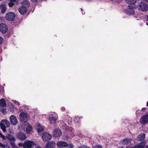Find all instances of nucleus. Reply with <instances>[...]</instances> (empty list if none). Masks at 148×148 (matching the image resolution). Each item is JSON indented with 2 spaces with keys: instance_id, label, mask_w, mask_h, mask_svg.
Listing matches in <instances>:
<instances>
[{
  "instance_id": "nucleus-1",
  "label": "nucleus",
  "mask_w": 148,
  "mask_h": 148,
  "mask_svg": "<svg viewBox=\"0 0 148 148\" xmlns=\"http://www.w3.org/2000/svg\"><path fill=\"white\" fill-rule=\"evenodd\" d=\"M10 126V123L7 119H4L1 121L0 123V126L1 129L2 130L3 132H6V128Z\"/></svg>"
},
{
  "instance_id": "nucleus-2",
  "label": "nucleus",
  "mask_w": 148,
  "mask_h": 148,
  "mask_svg": "<svg viewBox=\"0 0 148 148\" xmlns=\"http://www.w3.org/2000/svg\"><path fill=\"white\" fill-rule=\"evenodd\" d=\"M138 7L139 10L143 12H146L148 9V5L146 3L141 2L138 4Z\"/></svg>"
},
{
  "instance_id": "nucleus-3",
  "label": "nucleus",
  "mask_w": 148,
  "mask_h": 148,
  "mask_svg": "<svg viewBox=\"0 0 148 148\" xmlns=\"http://www.w3.org/2000/svg\"><path fill=\"white\" fill-rule=\"evenodd\" d=\"M15 17V15L14 13L13 12H10L7 13L5 16L6 19L9 21H12L13 20Z\"/></svg>"
},
{
  "instance_id": "nucleus-4",
  "label": "nucleus",
  "mask_w": 148,
  "mask_h": 148,
  "mask_svg": "<svg viewBox=\"0 0 148 148\" xmlns=\"http://www.w3.org/2000/svg\"><path fill=\"white\" fill-rule=\"evenodd\" d=\"M19 116L21 121L24 123H26L27 121L28 117L26 113L21 112Z\"/></svg>"
},
{
  "instance_id": "nucleus-5",
  "label": "nucleus",
  "mask_w": 148,
  "mask_h": 148,
  "mask_svg": "<svg viewBox=\"0 0 148 148\" xmlns=\"http://www.w3.org/2000/svg\"><path fill=\"white\" fill-rule=\"evenodd\" d=\"M34 145V143L32 141L26 140L24 143V148H32Z\"/></svg>"
},
{
  "instance_id": "nucleus-6",
  "label": "nucleus",
  "mask_w": 148,
  "mask_h": 148,
  "mask_svg": "<svg viewBox=\"0 0 148 148\" xmlns=\"http://www.w3.org/2000/svg\"><path fill=\"white\" fill-rule=\"evenodd\" d=\"M8 31V28L6 25L2 23L0 24V31L3 34L5 33Z\"/></svg>"
},
{
  "instance_id": "nucleus-7",
  "label": "nucleus",
  "mask_w": 148,
  "mask_h": 148,
  "mask_svg": "<svg viewBox=\"0 0 148 148\" xmlns=\"http://www.w3.org/2000/svg\"><path fill=\"white\" fill-rule=\"evenodd\" d=\"M10 120L12 125H16L18 123L16 116L14 115H12L10 117Z\"/></svg>"
},
{
  "instance_id": "nucleus-8",
  "label": "nucleus",
  "mask_w": 148,
  "mask_h": 148,
  "mask_svg": "<svg viewBox=\"0 0 148 148\" xmlns=\"http://www.w3.org/2000/svg\"><path fill=\"white\" fill-rule=\"evenodd\" d=\"M148 122V114H146L142 116L140 120L141 124L145 125Z\"/></svg>"
},
{
  "instance_id": "nucleus-9",
  "label": "nucleus",
  "mask_w": 148,
  "mask_h": 148,
  "mask_svg": "<svg viewBox=\"0 0 148 148\" xmlns=\"http://www.w3.org/2000/svg\"><path fill=\"white\" fill-rule=\"evenodd\" d=\"M42 137L43 140L45 141L50 140L52 138L51 135L48 133H45L43 134Z\"/></svg>"
},
{
  "instance_id": "nucleus-10",
  "label": "nucleus",
  "mask_w": 148,
  "mask_h": 148,
  "mask_svg": "<svg viewBox=\"0 0 148 148\" xmlns=\"http://www.w3.org/2000/svg\"><path fill=\"white\" fill-rule=\"evenodd\" d=\"M57 146L59 148H63L68 146V144L66 142L62 141H59L57 143Z\"/></svg>"
},
{
  "instance_id": "nucleus-11",
  "label": "nucleus",
  "mask_w": 148,
  "mask_h": 148,
  "mask_svg": "<svg viewBox=\"0 0 148 148\" xmlns=\"http://www.w3.org/2000/svg\"><path fill=\"white\" fill-rule=\"evenodd\" d=\"M56 145V143L53 141L47 142L46 144L45 148H54Z\"/></svg>"
},
{
  "instance_id": "nucleus-12",
  "label": "nucleus",
  "mask_w": 148,
  "mask_h": 148,
  "mask_svg": "<svg viewBox=\"0 0 148 148\" xmlns=\"http://www.w3.org/2000/svg\"><path fill=\"white\" fill-rule=\"evenodd\" d=\"M36 127L37 130V132L39 134H41L43 132L44 127V126H41L40 124H38L36 125Z\"/></svg>"
},
{
  "instance_id": "nucleus-13",
  "label": "nucleus",
  "mask_w": 148,
  "mask_h": 148,
  "mask_svg": "<svg viewBox=\"0 0 148 148\" xmlns=\"http://www.w3.org/2000/svg\"><path fill=\"white\" fill-rule=\"evenodd\" d=\"M27 8L24 6H22L19 8V12L21 14H24L27 12Z\"/></svg>"
},
{
  "instance_id": "nucleus-14",
  "label": "nucleus",
  "mask_w": 148,
  "mask_h": 148,
  "mask_svg": "<svg viewBox=\"0 0 148 148\" xmlns=\"http://www.w3.org/2000/svg\"><path fill=\"white\" fill-rule=\"evenodd\" d=\"M18 138L20 140H24L26 138V136L23 133L19 132L17 134Z\"/></svg>"
},
{
  "instance_id": "nucleus-15",
  "label": "nucleus",
  "mask_w": 148,
  "mask_h": 148,
  "mask_svg": "<svg viewBox=\"0 0 148 148\" xmlns=\"http://www.w3.org/2000/svg\"><path fill=\"white\" fill-rule=\"evenodd\" d=\"M62 135V132L59 129H56L53 132V135L55 137H59Z\"/></svg>"
},
{
  "instance_id": "nucleus-16",
  "label": "nucleus",
  "mask_w": 148,
  "mask_h": 148,
  "mask_svg": "<svg viewBox=\"0 0 148 148\" xmlns=\"http://www.w3.org/2000/svg\"><path fill=\"white\" fill-rule=\"evenodd\" d=\"M0 106L2 107H5L6 106V103L5 99L2 98L0 99Z\"/></svg>"
},
{
  "instance_id": "nucleus-17",
  "label": "nucleus",
  "mask_w": 148,
  "mask_h": 148,
  "mask_svg": "<svg viewBox=\"0 0 148 148\" xmlns=\"http://www.w3.org/2000/svg\"><path fill=\"white\" fill-rule=\"evenodd\" d=\"M6 137L9 140L12 141H14L16 140L15 137L10 134H7Z\"/></svg>"
},
{
  "instance_id": "nucleus-18",
  "label": "nucleus",
  "mask_w": 148,
  "mask_h": 148,
  "mask_svg": "<svg viewBox=\"0 0 148 148\" xmlns=\"http://www.w3.org/2000/svg\"><path fill=\"white\" fill-rule=\"evenodd\" d=\"M49 117H52L53 119H56L57 120L58 119V115L56 114L54 112H50L49 114Z\"/></svg>"
},
{
  "instance_id": "nucleus-19",
  "label": "nucleus",
  "mask_w": 148,
  "mask_h": 148,
  "mask_svg": "<svg viewBox=\"0 0 148 148\" xmlns=\"http://www.w3.org/2000/svg\"><path fill=\"white\" fill-rule=\"evenodd\" d=\"M132 139L130 138H125L122 141V143L123 144L127 145L130 143Z\"/></svg>"
},
{
  "instance_id": "nucleus-20",
  "label": "nucleus",
  "mask_w": 148,
  "mask_h": 148,
  "mask_svg": "<svg viewBox=\"0 0 148 148\" xmlns=\"http://www.w3.org/2000/svg\"><path fill=\"white\" fill-rule=\"evenodd\" d=\"M57 120L56 119H53L52 117H49V120L50 122V124L51 125H54L56 123V121Z\"/></svg>"
},
{
  "instance_id": "nucleus-21",
  "label": "nucleus",
  "mask_w": 148,
  "mask_h": 148,
  "mask_svg": "<svg viewBox=\"0 0 148 148\" xmlns=\"http://www.w3.org/2000/svg\"><path fill=\"white\" fill-rule=\"evenodd\" d=\"M145 144L146 143L145 142H143L137 145H136L135 146H137V148H144L145 146Z\"/></svg>"
},
{
  "instance_id": "nucleus-22",
  "label": "nucleus",
  "mask_w": 148,
  "mask_h": 148,
  "mask_svg": "<svg viewBox=\"0 0 148 148\" xmlns=\"http://www.w3.org/2000/svg\"><path fill=\"white\" fill-rule=\"evenodd\" d=\"M145 138V135L144 134H140L138 137L137 139L139 140H143Z\"/></svg>"
},
{
  "instance_id": "nucleus-23",
  "label": "nucleus",
  "mask_w": 148,
  "mask_h": 148,
  "mask_svg": "<svg viewBox=\"0 0 148 148\" xmlns=\"http://www.w3.org/2000/svg\"><path fill=\"white\" fill-rule=\"evenodd\" d=\"M127 13L128 14H133L134 13V11L132 8H129L127 10Z\"/></svg>"
},
{
  "instance_id": "nucleus-24",
  "label": "nucleus",
  "mask_w": 148,
  "mask_h": 148,
  "mask_svg": "<svg viewBox=\"0 0 148 148\" xmlns=\"http://www.w3.org/2000/svg\"><path fill=\"white\" fill-rule=\"evenodd\" d=\"M32 127L31 125H28L26 128V132L27 133L29 134L32 131Z\"/></svg>"
},
{
  "instance_id": "nucleus-25",
  "label": "nucleus",
  "mask_w": 148,
  "mask_h": 148,
  "mask_svg": "<svg viewBox=\"0 0 148 148\" xmlns=\"http://www.w3.org/2000/svg\"><path fill=\"white\" fill-rule=\"evenodd\" d=\"M21 3L22 5H25L27 6H29V1L27 0L23 1L21 2Z\"/></svg>"
},
{
  "instance_id": "nucleus-26",
  "label": "nucleus",
  "mask_w": 148,
  "mask_h": 148,
  "mask_svg": "<svg viewBox=\"0 0 148 148\" xmlns=\"http://www.w3.org/2000/svg\"><path fill=\"white\" fill-rule=\"evenodd\" d=\"M6 9H7L5 5H3L1 7V13L2 14L4 13L6 11Z\"/></svg>"
},
{
  "instance_id": "nucleus-27",
  "label": "nucleus",
  "mask_w": 148,
  "mask_h": 148,
  "mask_svg": "<svg viewBox=\"0 0 148 148\" xmlns=\"http://www.w3.org/2000/svg\"><path fill=\"white\" fill-rule=\"evenodd\" d=\"M10 143L12 148H18V147L15 144L14 142H10Z\"/></svg>"
},
{
  "instance_id": "nucleus-28",
  "label": "nucleus",
  "mask_w": 148,
  "mask_h": 148,
  "mask_svg": "<svg viewBox=\"0 0 148 148\" xmlns=\"http://www.w3.org/2000/svg\"><path fill=\"white\" fill-rule=\"evenodd\" d=\"M136 1V0H128V1L131 4H134Z\"/></svg>"
},
{
  "instance_id": "nucleus-29",
  "label": "nucleus",
  "mask_w": 148,
  "mask_h": 148,
  "mask_svg": "<svg viewBox=\"0 0 148 148\" xmlns=\"http://www.w3.org/2000/svg\"><path fill=\"white\" fill-rule=\"evenodd\" d=\"M8 4L9 7H12L14 5V3L13 2H10Z\"/></svg>"
},
{
  "instance_id": "nucleus-30",
  "label": "nucleus",
  "mask_w": 148,
  "mask_h": 148,
  "mask_svg": "<svg viewBox=\"0 0 148 148\" xmlns=\"http://www.w3.org/2000/svg\"><path fill=\"white\" fill-rule=\"evenodd\" d=\"M10 1L13 2L14 3H15L17 4L18 3V0H10Z\"/></svg>"
},
{
  "instance_id": "nucleus-31",
  "label": "nucleus",
  "mask_w": 148,
  "mask_h": 148,
  "mask_svg": "<svg viewBox=\"0 0 148 148\" xmlns=\"http://www.w3.org/2000/svg\"><path fill=\"white\" fill-rule=\"evenodd\" d=\"M0 137L3 140H5V136L3 135L0 132Z\"/></svg>"
},
{
  "instance_id": "nucleus-32",
  "label": "nucleus",
  "mask_w": 148,
  "mask_h": 148,
  "mask_svg": "<svg viewBox=\"0 0 148 148\" xmlns=\"http://www.w3.org/2000/svg\"><path fill=\"white\" fill-rule=\"evenodd\" d=\"M1 112L3 114H5L6 113V109L5 108H3L1 110Z\"/></svg>"
},
{
  "instance_id": "nucleus-33",
  "label": "nucleus",
  "mask_w": 148,
  "mask_h": 148,
  "mask_svg": "<svg viewBox=\"0 0 148 148\" xmlns=\"http://www.w3.org/2000/svg\"><path fill=\"white\" fill-rule=\"evenodd\" d=\"M69 116L67 115L66 116H65V117L64 118V120L66 122L68 121V120L67 119V118H69Z\"/></svg>"
},
{
  "instance_id": "nucleus-34",
  "label": "nucleus",
  "mask_w": 148,
  "mask_h": 148,
  "mask_svg": "<svg viewBox=\"0 0 148 148\" xmlns=\"http://www.w3.org/2000/svg\"><path fill=\"white\" fill-rule=\"evenodd\" d=\"M0 147L3 148H5V145H3L0 143Z\"/></svg>"
},
{
  "instance_id": "nucleus-35",
  "label": "nucleus",
  "mask_w": 148,
  "mask_h": 148,
  "mask_svg": "<svg viewBox=\"0 0 148 148\" xmlns=\"http://www.w3.org/2000/svg\"><path fill=\"white\" fill-rule=\"evenodd\" d=\"M78 148H88V147L87 146L83 145L81 147H79Z\"/></svg>"
},
{
  "instance_id": "nucleus-36",
  "label": "nucleus",
  "mask_w": 148,
  "mask_h": 148,
  "mask_svg": "<svg viewBox=\"0 0 148 148\" xmlns=\"http://www.w3.org/2000/svg\"><path fill=\"white\" fill-rule=\"evenodd\" d=\"M67 148H73V145L72 144L69 145Z\"/></svg>"
},
{
  "instance_id": "nucleus-37",
  "label": "nucleus",
  "mask_w": 148,
  "mask_h": 148,
  "mask_svg": "<svg viewBox=\"0 0 148 148\" xmlns=\"http://www.w3.org/2000/svg\"><path fill=\"white\" fill-rule=\"evenodd\" d=\"M141 111H140V110H137L136 112V114L137 115V116H138V115L137 114V113H138V114H139L140 112L141 113Z\"/></svg>"
},
{
  "instance_id": "nucleus-38",
  "label": "nucleus",
  "mask_w": 148,
  "mask_h": 148,
  "mask_svg": "<svg viewBox=\"0 0 148 148\" xmlns=\"http://www.w3.org/2000/svg\"><path fill=\"white\" fill-rule=\"evenodd\" d=\"M93 148H102L101 146L100 145H96Z\"/></svg>"
},
{
  "instance_id": "nucleus-39",
  "label": "nucleus",
  "mask_w": 148,
  "mask_h": 148,
  "mask_svg": "<svg viewBox=\"0 0 148 148\" xmlns=\"http://www.w3.org/2000/svg\"><path fill=\"white\" fill-rule=\"evenodd\" d=\"M18 145L20 147H24V143L23 144L21 143H19Z\"/></svg>"
},
{
  "instance_id": "nucleus-40",
  "label": "nucleus",
  "mask_w": 148,
  "mask_h": 148,
  "mask_svg": "<svg viewBox=\"0 0 148 148\" xmlns=\"http://www.w3.org/2000/svg\"><path fill=\"white\" fill-rule=\"evenodd\" d=\"M137 146H134L133 147H130L129 146H127L126 148H137Z\"/></svg>"
},
{
  "instance_id": "nucleus-41",
  "label": "nucleus",
  "mask_w": 148,
  "mask_h": 148,
  "mask_svg": "<svg viewBox=\"0 0 148 148\" xmlns=\"http://www.w3.org/2000/svg\"><path fill=\"white\" fill-rule=\"evenodd\" d=\"M3 41V38L2 37H1V36H0V44L2 43Z\"/></svg>"
},
{
  "instance_id": "nucleus-42",
  "label": "nucleus",
  "mask_w": 148,
  "mask_h": 148,
  "mask_svg": "<svg viewBox=\"0 0 148 148\" xmlns=\"http://www.w3.org/2000/svg\"><path fill=\"white\" fill-rule=\"evenodd\" d=\"M15 103L16 105H18V106L19 105H20V103H19L18 102H16V101H15Z\"/></svg>"
},
{
  "instance_id": "nucleus-43",
  "label": "nucleus",
  "mask_w": 148,
  "mask_h": 148,
  "mask_svg": "<svg viewBox=\"0 0 148 148\" xmlns=\"http://www.w3.org/2000/svg\"><path fill=\"white\" fill-rule=\"evenodd\" d=\"M31 1L33 2H35L37 1L38 0H31Z\"/></svg>"
},
{
  "instance_id": "nucleus-44",
  "label": "nucleus",
  "mask_w": 148,
  "mask_h": 148,
  "mask_svg": "<svg viewBox=\"0 0 148 148\" xmlns=\"http://www.w3.org/2000/svg\"><path fill=\"white\" fill-rule=\"evenodd\" d=\"M145 18L146 20L148 21V15H147L146 17H145Z\"/></svg>"
},
{
  "instance_id": "nucleus-45",
  "label": "nucleus",
  "mask_w": 148,
  "mask_h": 148,
  "mask_svg": "<svg viewBox=\"0 0 148 148\" xmlns=\"http://www.w3.org/2000/svg\"><path fill=\"white\" fill-rule=\"evenodd\" d=\"M65 110V108H64V107H62L61 108V110L62 111H64Z\"/></svg>"
},
{
  "instance_id": "nucleus-46",
  "label": "nucleus",
  "mask_w": 148,
  "mask_h": 148,
  "mask_svg": "<svg viewBox=\"0 0 148 148\" xmlns=\"http://www.w3.org/2000/svg\"><path fill=\"white\" fill-rule=\"evenodd\" d=\"M146 108H143L141 110V111L142 112L143 111L145 110Z\"/></svg>"
},
{
  "instance_id": "nucleus-47",
  "label": "nucleus",
  "mask_w": 148,
  "mask_h": 148,
  "mask_svg": "<svg viewBox=\"0 0 148 148\" xmlns=\"http://www.w3.org/2000/svg\"><path fill=\"white\" fill-rule=\"evenodd\" d=\"M144 23H146V24L147 25H148V23H147V22H145V21H144Z\"/></svg>"
},
{
  "instance_id": "nucleus-48",
  "label": "nucleus",
  "mask_w": 148,
  "mask_h": 148,
  "mask_svg": "<svg viewBox=\"0 0 148 148\" xmlns=\"http://www.w3.org/2000/svg\"><path fill=\"white\" fill-rule=\"evenodd\" d=\"M147 106H148V101L147 102Z\"/></svg>"
},
{
  "instance_id": "nucleus-49",
  "label": "nucleus",
  "mask_w": 148,
  "mask_h": 148,
  "mask_svg": "<svg viewBox=\"0 0 148 148\" xmlns=\"http://www.w3.org/2000/svg\"><path fill=\"white\" fill-rule=\"evenodd\" d=\"M36 148H41V147H36Z\"/></svg>"
},
{
  "instance_id": "nucleus-50",
  "label": "nucleus",
  "mask_w": 148,
  "mask_h": 148,
  "mask_svg": "<svg viewBox=\"0 0 148 148\" xmlns=\"http://www.w3.org/2000/svg\"><path fill=\"white\" fill-rule=\"evenodd\" d=\"M144 1H146L147 2H148V0H144Z\"/></svg>"
},
{
  "instance_id": "nucleus-51",
  "label": "nucleus",
  "mask_w": 148,
  "mask_h": 148,
  "mask_svg": "<svg viewBox=\"0 0 148 148\" xmlns=\"http://www.w3.org/2000/svg\"><path fill=\"white\" fill-rule=\"evenodd\" d=\"M146 148H148V146H147Z\"/></svg>"
},
{
  "instance_id": "nucleus-52",
  "label": "nucleus",
  "mask_w": 148,
  "mask_h": 148,
  "mask_svg": "<svg viewBox=\"0 0 148 148\" xmlns=\"http://www.w3.org/2000/svg\"><path fill=\"white\" fill-rule=\"evenodd\" d=\"M121 148H123V147H122Z\"/></svg>"
},
{
  "instance_id": "nucleus-53",
  "label": "nucleus",
  "mask_w": 148,
  "mask_h": 148,
  "mask_svg": "<svg viewBox=\"0 0 148 148\" xmlns=\"http://www.w3.org/2000/svg\"><path fill=\"white\" fill-rule=\"evenodd\" d=\"M143 113V112H142V113H141V114H142Z\"/></svg>"
},
{
  "instance_id": "nucleus-54",
  "label": "nucleus",
  "mask_w": 148,
  "mask_h": 148,
  "mask_svg": "<svg viewBox=\"0 0 148 148\" xmlns=\"http://www.w3.org/2000/svg\"><path fill=\"white\" fill-rule=\"evenodd\" d=\"M1 0H0V1H1Z\"/></svg>"
}]
</instances>
